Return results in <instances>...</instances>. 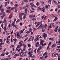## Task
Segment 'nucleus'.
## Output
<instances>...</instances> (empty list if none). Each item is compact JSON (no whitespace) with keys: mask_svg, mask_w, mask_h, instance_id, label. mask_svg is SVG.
<instances>
[{"mask_svg":"<svg viewBox=\"0 0 60 60\" xmlns=\"http://www.w3.org/2000/svg\"><path fill=\"white\" fill-rule=\"evenodd\" d=\"M1 55L2 56H4V54H1Z\"/></svg>","mask_w":60,"mask_h":60,"instance_id":"de8ad7c7","label":"nucleus"},{"mask_svg":"<svg viewBox=\"0 0 60 60\" xmlns=\"http://www.w3.org/2000/svg\"><path fill=\"white\" fill-rule=\"evenodd\" d=\"M21 33H23V30H21Z\"/></svg>","mask_w":60,"mask_h":60,"instance_id":"338daca9","label":"nucleus"},{"mask_svg":"<svg viewBox=\"0 0 60 60\" xmlns=\"http://www.w3.org/2000/svg\"><path fill=\"white\" fill-rule=\"evenodd\" d=\"M51 1L52 0H49L48 1V3H50V4H51Z\"/></svg>","mask_w":60,"mask_h":60,"instance_id":"a878e982","label":"nucleus"},{"mask_svg":"<svg viewBox=\"0 0 60 60\" xmlns=\"http://www.w3.org/2000/svg\"><path fill=\"white\" fill-rule=\"evenodd\" d=\"M40 48H39L38 49V50L37 51V53H38V52L39 51V50H40Z\"/></svg>","mask_w":60,"mask_h":60,"instance_id":"393cba45","label":"nucleus"},{"mask_svg":"<svg viewBox=\"0 0 60 60\" xmlns=\"http://www.w3.org/2000/svg\"><path fill=\"white\" fill-rule=\"evenodd\" d=\"M6 42L7 43H8V44H9V43H10V42L9 41H6Z\"/></svg>","mask_w":60,"mask_h":60,"instance_id":"c756f323","label":"nucleus"},{"mask_svg":"<svg viewBox=\"0 0 60 60\" xmlns=\"http://www.w3.org/2000/svg\"><path fill=\"white\" fill-rule=\"evenodd\" d=\"M19 54L20 55H22V54H24V52H20L19 53Z\"/></svg>","mask_w":60,"mask_h":60,"instance_id":"dca6fc26","label":"nucleus"},{"mask_svg":"<svg viewBox=\"0 0 60 60\" xmlns=\"http://www.w3.org/2000/svg\"><path fill=\"white\" fill-rule=\"evenodd\" d=\"M9 54V53L7 52H6V55H8Z\"/></svg>","mask_w":60,"mask_h":60,"instance_id":"bf43d9fd","label":"nucleus"},{"mask_svg":"<svg viewBox=\"0 0 60 60\" xmlns=\"http://www.w3.org/2000/svg\"><path fill=\"white\" fill-rule=\"evenodd\" d=\"M35 56L34 55L33 56H32V57H31L32 58H34Z\"/></svg>","mask_w":60,"mask_h":60,"instance_id":"58836bf2","label":"nucleus"},{"mask_svg":"<svg viewBox=\"0 0 60 60\" xmlns=\"http://www.w3.org/2000/svg\"><path fill=\"white\" fill-rule=\"evenodd\" d=\"M54 15H56L54 14V15L53 14H52L51 15H50V17H54Z\"/></svg>","mask_w":60,"mask_h":60,"instance_id":"1a4fd4ad","label":"nucleus"},{"mask_svg":"<svg viewBox=\"0 0 60 60\" xmlns=\"http://www.w3.org/2000/svg\"><path fill=\"white\" fill-rule=\"evenodd\" d=\"M2 14H3V15H5L4 14H5V13L4 12H3L2 13Z\"/></svg>","mask_w":60,"mask_h":60,"instance_id":"49530a36","label":"nucleus"},{"mask_svg":"<svg viewBox=\"0 0 60 60\" xmlns=\"http://www.w3.org/2000/svg\"><path fill=\"white\" fill-rule=\"evenodd\" d=\"M42 36L43 37H44V38L45 39L47 36V34H46L45 33H44L43 34H42Z\"/></svg>","mask_w":60,"mask_h":60,"instance_id":"f03ea898","label":"nucleus"},{"mask_svg":"<svg viewBox=\"0 0 60 60\" xmlns=\"http://www.w3.org/2000/svg\"><path fill=\"white\" fill-rule=\"evenodd\" d=\"M8 24V23H7V22H6V23H5V26H6Z\"/></svg>","mask_w":60,"mask_h":60,"instance_id":"680f3d73","label":"nucleus"},{"mask_svg":"<svg viewBox=\"0 0 60 60\" xmlns=\"http://www.w3.org/2000/svg\"><path fill=\"white\" fill-rule=\"evenodd\" d=\"M33 17V15H30L29 16V17L30 19H31L32 18V17Z\"/></svg>","mask_w":60,"mask_h":60,"instance_id":"2eb2a0df","label":"nucleus"},{"mask_svg":"<svg viewBox=\"0 0 60 60\" xmlns=\"http://www.w3.org/2000/svg\"><path fill=\"white\" fill-rule=\"evenodd\" d=\"M45 6L46 7V8L47 9H48V5H46Z\"/></svg>","mask_w":60,"mask_h":60,"instance_id":"8fccbe9b","label":"nucleus"},{"mask_svg":"<svg viewBox=\"0 0 60 60\" xmlns=\"http://www.w3.org/2000/svg\"><path fill=\"white\" fill-rule=\"evenodd\" d=\"M0 42H1V43L3 42V41H2V39H0Z\"/></svg>","mask_w":60,"mask_h":60,"instance_id":"a19ab883","label":"nucleus"},{"mask_svg":"<svg viewBox=\"0 0 60 60\" xmlns=\"http://www.w3.org/2000/svg\"><path fill=\"white\" fill-rule=\"evenodd\" d=\"M8 27H11V24H9V25H8Z\"/></svg>","mask_w":60,"mask_h":60,"instance_id":"6e6d98bb","label":"nucleus"},{"mask_svg":"<svg viewBox=\"0 0 60 60\" xmlns=\"http://www.w3.org/2000/svg\"><path fill=\"white\" fill-rule=\"evenodd\" d=\"M15 7H13V8H11V10H13L14 9H15Z\"/></svg>","mask_w":60,"mask_h":60,"instance_id":"4c0bfd02","label":"nucleus"},{"mask_svg":"<svg viewBox=\"0 0 60 60\" xmlns=\"http://www.w3.org/2000/svg\"><path fill=\"white\" fill-rule=\"evenodd\" d=\"M22 23L21 22L20 23V26H22Z\"/></svg>","mask_w":60,"mask_h":60,"instance_id":"5fc2aeb1","label":"nucleus"},{"mask_svg":"<svg viewBox=\"0 0 60 60\" xmlns=\"http://www.w3.org/2000/svg\"><path fill=\"white\" fill-rule=\"evenodd\" d=\"M28 47H29V48L31 46V45H30V44H28Z\"/></svg>","mask_w":60,"mask_h":60,"instance_id":"7c9ffc66","label":"nucleus"},{"mask_svg":"<svg viewBox=\"0 0 60 60\" xmlns=\"http://www.w3.org/2000/svg\"><path fill=\"white\" fill-rule=\"evenodd\" d=\"M22 14L20 13L19 15V18H20L21 20H22Z\"/></svg>","mask_w":60,"mask_h":60,"instance_id":"7ed1b4c3","label":"nucleus"},{"mask_svg":"<svg viewBox=\"0 0 60 60\" xmlns=\"http://www.w3.org/2000/svg\"><path fill=\"white\" fill-rule=\"evenodd\" d=\"M43 42H44V41L43 40L41 41V42L40 45H41V44L42 46H45V45H46V44H47L46 43H45V44H43Z\"/></svg>","mask_w":60,"mask_h":60,"instance_id":"f257e3e1","label":"nucleus"},{"mask_svg":"<svg viewBox=\"0 0 60 60\" xmlns=\"http://www.w3.org/2000/svg\"><path fill=\"white\" fill-rule=\"evenodd\" d=\"M57 11V8H56L55 10V11Z\"/></svg>","mask_w":60,"mask_h":60,"instance_id":"864d4df0","label":"nucleus"},{"mask_svg":"<svg viewBox=\"0 0 60 60\" xmlns=\"http://www.w3.org/2000/svg\"><path fill=\"white\" fill-rule=\"evenodd\" d=\"M47 26V24H45V27H46Z\"/></svg>","mask_w":60,"mask_h":60,"instance_id":"09e8293b","label":"nucleus"},{"mask_svg":"<svg viewBox=\"0 0 60 60\" xmlns=\"http://www.w3.org/2000/svg\"><path fill=\"white\" fill-rule=\"evenodd\" d=\"M2 10H1V11L2 12H3V11H4V9H2Z\"/></svg>","mask_w":60,"mask_h":60,"instance_id":"ea45409f","label":"nucleus"},{"mask_svg":"<svg viewBox=\"0 0 60 60\" xmlns=\"http://www.w3.org/2000/svg\"><path fill=\"white\" fill-rule=\"evenodd\" d=\"M58 45H60V40H59L58 41Z\"/></svg>","mask_w":60,"mask_h":60,"instance_id":"c9c22d12","label":"nucleus"},{"mask_svg":"<svg viewBox=\"0 0 60 60\" xmlns=\"http://www.w3.org/2000/svg\"><path fill=\"white\" fill-rule=\"evenodd\" d=\"M34 41L35 42H36L37 41V40L36 39H35L34 40Z\"/></svg>","mask_w":60,"mask_h":60,"instance_id":"4d7b16f0","label":"nucleus"},{"mask_svg":"<svg viewBox=\"0 0 60 60\" xmlns=\"http://www.w3.org/2000/svg\"><path fill=\"white\" fill-rule=\"evenodd\" d=\"M49 45H48V47H47V49L48 50L49 49Z\"/></svg>","mask_w":60,"mask_h":60,"instance_id":"e433bc0d","label":"nucleus"},{"mask_svg":"<svg viewBox=\"0 0 60 60\" xmlns=\"http://www.w3.org/2000/svg\"><path fill=\"white\" fill-rule=\"evenodd\" d=\"M41 46H39V48H40V50H41Z\"/></svg>","mask_w":60,"mask_h":60,"instance_id":"13d9d810","label":"nucleus"},{"mask_svg":"<svg viewBox=\"0 0 60 60\" xmlns=\"http://www.w3.org/2000/svg\"><path fill=\"white\" fill-rule=\"evenodd\" d=\"M45 29H43L42 30V33H43V32H45Z\"/></svg>","mask_w":60,"mask_h":60,"instance_id":"f3484780","label":"nucleus"},{"mask_svg":"<svg viewBox=\"0 0 60 60\" xmlns=\"http://www.w3.org/2000/svg\"><path fill=\"white\" fill-rule=\"evenodd\" d=\"M33 29L34 30H35L36 31L37 30V29H36V28H35H35H33Z\"/></svg>","mask_w":60,"mask_h":60,"instance_id":"3c124183","label":"nucleus"},{"mask_svg":"<svg viewBox=\"0 0 60 60\" xmlns=\"http://www.w3.org/2000/svg\"><path fill=\"white\" fill-rule=\"evenodd\" d=\"M26 16H23V19H26Z\"/></svg>","mask_w":60,"mask_h":60,"instance_id":"774afa93","label":"nucleus"},{"mask_svg":"<svg viewBox=\"0 0 60 60\" xmlns=\"http://www.w3.org/2000/svg\"><path fill=\"white\" fill-rule=\"evenodd\" d=\"M47 52L46 51L43 54V55L44 56L45 55H47Z\"/></svg>","mask_w":60,"mask_h":60,"instance_id":"aec40b11","label":"nucleus"},{"mask_svg":"<svg viewBox=\"0 0 60 60\" xmlns=\"http://www.w3.org/2000/svg\"><path fill=\"white\" fill-rule=\"evenodd\" d=\"M22 41H21L19 43V44H22Z\"/></svg>","mask_w":60,"mask_h":60,"instance_id":"473e14b6","label":"nucleus"},{"mask_svg":"<svg viewBox=\"0 0 60 60\" xmlns=\"http://www.w3.org/2000/svg\"><path fill=\"white\" fill-rule=\"evenodd\" d=\"M15 22H13L12 23V26H13L14 25H15Z\"/></svg>","mask_w":60,"mask_h":60,"instance_id":"b1692460","label":"nucleus"},{"mask_svg":"<svg viewBox=\"0 0 60 60\" xmlns=\"http://www.w3.org/2000/svg\"><path fill=\"white\" fill-rule=\"evenodd\" d=\"M51 42H50L49 43V45H49V46L50 45H51Z\"/></svg>","mask_w":60,"mask_h":60,"instance_id":"a18cd8bd","label":"nucleus"},{"mask_svg":"<svg viewBox=\"0 0 60 60\" xmlns=\"http://www.w3.org/2000/svg\"><path fill=\"white\" fill-rule=\"evenodd\" d=\"M1 7H3V5L1 4L0 5V10L2 9V8Z\"/></svg>","mask_w":60,"mask_h":60,"instance_id":"9b49d317","label":"nucleus"},{"mask_svg":"<svg viewBox=\"0 0 60 60\" xmlns=\"http://www.w3.org/2000/svg\"><path fill=\"white\" fill-rule=\"evenodd\" d=\"M47 57H48L47 55H46L45 56V58H47Z\"/></svg>","mask_w":60,"mask_h":60,"instance_id":"e2e57ef3","label":"nucleus"},{"mask_svg":"<svg viewBox=\"0 0 60 60\" xmlns=\"http://www.w3.org/2000/svg\"><path fill=\"white\" fill-rule=\"evenodd\" d=\"M19 33H18L17 34V35L18 36L17 38H19Z\"/></svg>","mask_w":60,"mask_h":60,"instance_id":"5701e85b","label":"nucleus"},{"mask_svg":"<svg viewBox=\"0 0 60 60\" xmlns=\"http://www.w3.org/2000/svg\"><path fill=\"white\" fill-rule=\"evenodd\" d=\"M20 21V20L19 19H18V20L16 22L17 23H18V22H19H19Z\"/></svg>","mask_w":60,"mask_h":60,"instance_id":"cd10ccee","label":"nucleus"},{"mask_svg":"<svg viewBox=\"0 0 60 60\" xmlns=\"http://www.w3.org/2000/svg\"><path fill=\"white\" fill-rule=\"evenodd\" d=\"M37 49H35V50H34V52L36 53V50Z\"/></svg>","mask_w":60,"mask_h":60,"instance_id":"2f4dec72","label":"nucleus"},{"mask_svg":"<svg viewBox=\"0 0 60 60\" xmlns=\"http://www.w3.org/2000/svg\"><path fill=\"white\" fill-rule=\"evenodd\" d=\"M50 25H52V26H53V27H55L56 26L55 25V24L54 23H53L52 24L51 23L50 24Z\"/></svg>","mask_w":60,"mask_h":60,"instance_id":"0eeeda50","label":"nucleus"},{"mask_svg":"<svg viewBox=\"0 0 60 60\" xmlns=\"http://www.w3.org/2000/svg\"><path fill=\"white\" fill-rule=\"evenodd\" d=\"M4 23H5L6 22V18H4Z\"/></svg>","mask_w":60,"mask_h":60,"instance_id":"6e6552de","label":"nucleus"},{"mask_svg":"<svg viewBox=\"0 0 60 60\" xmlns=\"http://www.w3.org/2000/svg\"><path fill=\"white\" fill-rule=\"evenodd\" d=\"M5 16V15H3V16H1V19H3V18H4V16Z\"/></svg>","mask_w":60,"mask_h":60,"instance_id":"9d476101","label":"nucleus"},{"mask_svg":"<svg viewBox=\"0 0 60 60\" xmlns=\"http://www.w3.org/2000/svg\"><path fill=\"white\" fill-rule=\"evenodd\" d=\"M32 7H36V6H35L34 4H33L31 6Z\"/></svg>","mask_w":60,"mask_h":60,"instance_id":"4468645a","label":"nucleus"},{"mask_svg":"<svg viewBox=\"0 0 60 60\" xmlns=\"http://www.w3.org/2000/svg\"><path fill=\"white\" fill-rule=\"evenodd\" d=\"M39 43L38 42L35 45V47H37L39 46Z\"/></svg>","mask_w":60,"mask_h":60,"instance_id":"39448f33","label":"nucleus"},{"mask_svg":"<svg viewBox=\"0 0 60 60\" xmlns=\"http://www.w3.org/2000/svg\"><path fill=\"white\" fill-rule=\"evenodd\" d=\"M48 27H49V28H51L52 27L51 26V25H50V26H48Z\"/></svg>","mask_w":60,"mask_h":60,"instance_id":"37998d69","label":"nucleus"},{"mask_svg":"<svg viewBox=\"0 0 60 60\" xmlns=\"http://www.w3.org/2000/svg\"><path fill=\"white\" fill-rule=\"evenodd\" d=\"M11 9H9V10H7L6 11L8 13H10L11 12Z\"/></svg>","mask_w":60,"mask_h":60,"instance_id":"423d86ee","label":"nucleus"},{"mask_svg":"<svg viewBox=\"0 0 60 60\" xmlns=\"http://www.w3.org/2000/svg\"><path fill=\"white\" fill-rule=\"evenodd\" d=\"M56 45L55 44H54L52 45V48H54V47H56Z\"/></svg>","mask_w":60,"mask_h":60,"instance_id":"ddd939ff","label":"nucleus"},{"mask_svg":"<svg viewBox=\"0 0 60 60\" xmlns=\"http://www.w3.org/2000/svg\"><path fill=\"white\" fill-rule=\"evenodd\" d=\"M31 38H30L28 40V41H30V40H31Z\"/></svg>","mask_w":60,"mask_h":60,"instance_id":"603ef678","label":"nucleus"},{"mask_svg":"<svg viewBox=\"0 0 60 60\" xmlns=\"http://www.w3.org/2000/svg\"><path fill=\"white\" fill-rule=\"evenodd\" d=\"M39 3L38 2H37L36 3V4L37 6H39Z\"/></svg>","mask_w":60,"mask_h":60,"instance_id":"6ab92c4d","label":"nucleus"},{"mask_svg":"<svg viewBox=\"0 0 60 60\" xmlns=\"http://www.w3.org/2000/svg\"><path fill=\"white\" fill-rule=\"evenodd\" d=\"M3 29H4V31H6V30H7V28H6V26H5L4 27Z\"/></svg>","mask_w":60,"mask_h":60,"instance_id":"f8f14e48","label":"nucleus"},{"mask_svg":"<svg viewBox=\"0 0 60 60\" xmlns=\"http://www.w3.org/2000/svg\"><path fill=\"white\" fill-rule=\"evenodd\" d=\"M1 60H5V58L4 59H1Z\"/></svg>","mask_w":60,"mask_h":60,"instance_id":"69168bd1","label":"nucleus"},{"mask_svg":"<svg viewBox=\"0 0 60 60\" xmlns=\"http://www.w3.org/2000/svg\"><path fill=\"white\" fill-rule=\"evenodd\" d=\"M13 27H15V28H17V27H16V26H15L14 25H13Z\"/></svg>","mask_w":60,"mask_h":60,"instance_id":"79ce46f5","label":"nucleus"},{"mask_svg":"<svg viewBox=\"0 0 60 60\" xmlns=\"http://www.w3.org/2000/svg\"><path fill=\"white\" fill-rule=\"evenodd\" d=\"M20 56L21 57H23L24 56V55H23V54H22L21 55H20Z\"/></svg>","mask_w":60,"mask_h":60,"instance_id":"bb28decb","label":"nucleus"},{"mask_svg":"<svg viewBox=\"0 0 60 60\" xmlns=\"http://www.w3.org/2000/svg\"><path fill=\"white\" fill-rule=\"evenodd\" d=\"M36 20V19L35 18H33L32 19V20H33V21H34V20Z\"/></svg>","mask_w":60,"mask_h":60,"instance_id":"c85d7f7f","label":"nucleus"},{"mask_svg":"<svg viewBox=\"0 0 60 60\" xmlns=\"http://www.w3.org/2000/svg\"><path fill=\"white\" fill-rule=\"evenodd\" d=\"M44 15L42 16L41 17V18L42 19H43V18H44Z\"/></svg>","mask_w":60,"mask_h":60,"instance_id":"72a5a7b5","label":"nucleus"},{"mask_svg":"<svg viewBox=\"0 0 60 60\" xmlns=\"http://www.w3.org/2000/svg\"><path fill=\"white\" fill-rule=\"evenodd\" d=\"M58 26H58L56 27L55 29L54 30V31L55 32H56L57 31V28Z\"/></svg>","mask_w":60,"mask_h":60,"instance_id":"20e7f679","label":"nucleus"},{"mask_svg":"<svg viewBox=\"0 0 60 60\" xmlns=\"http://www.w3.org/2000/svg\"><path fill=\"white\" fill-rule=\"evenodd\" d=\"M58 60H60V56H58Z\"/></svg>","mask_w":60,"mask_h":60,"instance_id":"f704fd0d","label":"nucleus"},{"mask_svg":"<svg viewBox=\"0 0 60 60\" xmlns=\"http://www.w3.org/2000/svg\"><path fill=\"white\" fill-rule=\"evenodd\" d=\"M27 35H27V34H26V35H25V36H24V37H25V38L26 37H27Z\"/></svg>","mask_w":60,"mask_h":60,"instance_id":"052dcab7","label":"nucleus"},{"mask_svg":"<svg viewBox=\"0 0 60 60\" xmlns=\"http://www.w3.org/2000/svg\"><path fill=\"white\" fill-rule=\"evenodd\" d=\"M57 50L58 51H59L58 52V53H59L60 52V49H56V50Z\"/></svg>","mask_w":60,"mask_h":60,"instance_id":"412c9836","label":"nucleus"},{"mask_svg":"<svg viewBox=\"0 0 60 60\" xmlns=\"http://www.w3.org/2000/svg\"><path fill=\"white\" fill-rule=\"evenodd\" d=\"M27 8H26L25 10V13H27Z\"/></svg>","mask_w":60,"mask_h":60,"instance_id":"a211bd4d","label":"nucleus"},{"mask_svg":"<svg viewBox=\"0 0 60 60\" xmlns=\"http://www.w3.org/2000/svg\"><path fill=\"white\" fill-rule=\"evenodd\" d=\"M18 5H19V4H16L15 5V7H17Z\"/></svg>","mask_w":60,"mask_h":60,"instance_id":"4be33fe9","label":"nucleus"},{"mask_svg":"<svg viewBox=\"0 0 60 60\" xmlns=\"http://www.w3.org/2000/svg\"><path fill=\"white\" fill-rule=\"evenodd\" d=\"M5 6H6L7 5V2H5Z\"/></svg>","mask_w":60,"mask_h":60,"instance_id":"0e129e2a","label":"nucleus"},{"mask_svg":"<svg viewBox=\"0 0 60 60\" xmlns=\"http://www.w3.org/2000/svg\"><path fill=\"white\" fill-rule=\"evenodd\" d=\"M22 45H23V44H21L19 45V47H21V46H22Z\"/></svg>","mask_w":60,"mask_h":60,"instance_id":"c03bdc74","label":"nucleus"}]
</instances>
